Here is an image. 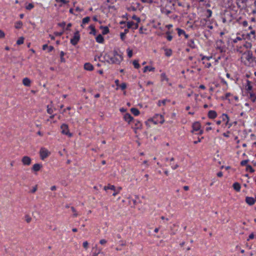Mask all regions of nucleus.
I'll return each mask as SVG.
<instances>
[{
    "instance_id": "nucleus-1",
    "label": "nucleus",
    "mask_w": 256,
    "mask_h": 256,
    "mask_svg": "<svg viewBox=\"0 0 256 256\" xmlns=\"http://www.w3.org/2000/svg\"><path fill=\"white\" fill-rule=\"evenodd\" d=\"M98 58L102 62H106L109 64H120L123 60V56L120 51L114 50L112 52L105 54L104 56L101 54Z\"/></svg>"
},
{
    "instance_id": "nucleus-2",
    "label": "nucleus",
    "mask_w": 256,
    "mask_h": 256,
    "mask_svg": "<svg viewBox=\"0 0 256 256\" xmlns=\"http://www.w3.org/2000/svg\"><path fill=\"white\" fill-rule=\"evenodd\" d=\"M242 62L248 66H254L256 64V58L252 53L249 50L244 52L241 57Z\"/></svg>"
},
{
    "instance_id": "nucleus-3",
    "label": "nucleus",
    "mask_w": 256,
    "mask_h": 256,
    "mask_svg": "<svg viewBox=\"0 0 256 256\" xmlns=\"http://www.w3.org/2000/svg\"><path fill=\"white\" fill-rule=\"evenodd\" d=\"M236 13L232 10H226L222 17V22L224 24H228L236 18Z\"/></svg>"
},
{
    "instance_id": "nucleus-4",
    "label": "nucleus",
    "mask_w": 256,
    "mask_h": 256,
    "mask_svg": "<svg viewBox=\"0 0 256 256\" xmlns=\"http://www.w3.org/2000/svg\"><path fill=\"white\" fill-rule=\"evenodd\" d=\"M148 120L152 122L155 124H162L164 122V119L162 115L160 114H156L152 118L149 120Z\"/></svg>"
},
{
    "instance_id": "nucleus-5",
    "label": "nucleus",
    "mask_w": 256,
    "mask_h": 256,
    "mask_svg": "<svg viewBox=\"0 0 256 256\" xmlns=\"http://www.w3.org/2000/svg\"><path fill=\"white\" fill-rule=\"evenodd\" d=\"M138 23L137 22H134L132 21H128L127 22H121L120 24H126V26L128 28H132L133 30H136L138 27Z\"/></svg>"
},
{
    "instance_id": "nucleus-6",
    "label": "nucleus",
    "mask_w": 256,
    "mask_h": 256,
    "mask_svg": "<svg viewBox=\"0 0 256 256\" xmlns=\"http://www.w3.org/2000/svg\"><path fill=\"white\" fill-rule=\"evenodd\" d=\"M80 40V35L78 31L74 33L73 37L70 39V44L73 46H76Z\"/></svg>"
},
{
    "instance_id": "nucleus-7",
    "label": "nucleus",
    "mask_w": 256,
    "mask_h": 256,
    "mask_svg": "<svg viewBox=\"0 0 256 256\" xmlns=\"http://www.w3.org/2000/svg\"><path fill=\"white\" fill-rule=\"evenodd\" d=\"M50 152L45 148H42L40 151V155L42 160H44L50 154Z\"/></svg>"
},
{
    "instance_id": "nucleus-8",
    "label": "nucleus",
    "mask_w": 256,
    "mask_h": 256,
    "mask_svg": "<svg viewBox=\"0 0 256 256\" xmlns=\"http://www.w3.org/2000/svg\"><path fill=\"white\" fill-rule=\"evenodd\" d=\"M192 132H198L199 134H203V130H200L201 126H200V124L199 122H194L192 124Z\"/></svg>"
},
{
    "instance_id": "nucleus-9",
    "label": "nucleus",
    "mask_w": 256,
    "mask_h": 256,
    "mask_svg": "<svg viewBox=\"0 0 256 256\" xmlns=\"http://www.w3.org/2000/svg\"><path fill=\"white\" fill-rule=\"evenodd\" d=\"M62 133L68 136L69 137L72 136V134L69 132L68 127L66 124H63L60 126Z\"/></svg>"
},
{
    "instance_id": "nucleus-10",
    "label": "nucleus",
    "mask_w": 256,
    "mask_h": 256,
    "mask_svg": "<svg viewBox=\"0 0 256 256\" xmlns=\"http://www.w3.org/2000/svg\"><path fill=\"white\" fill-rule=\"evenodd\" d=\"M245 40L244 36V34L242 35H239L237 36L235 38H232V43L235 44L236 43H238V42H240V43H242V42H244V40Z\"/></svg>"
},
{
    "instance_id": "nucleus-11",
    "label": "nucleus",
    "mask_w": 256,
    "mask_h": 256,
    "mask_svg": "<svg viewBox=\"0 0 256 256\" xmlns=\"http://www.w3.org/2000/svg\"><path fill=\"white\" fill-rule=\"evenodd\" d=\"M245 39H248L250 40H252L256 39V32L255 30H251L250 32L246 34V36H244Z\"/></svg>"
},
{
    "instance_id": "nucleus-12",
    "label": "nucleus",
    "mask_w": 256,
    "mask_h": 256,
    "mask_svg": "<svg viewBox=\"0 0 256 256\" xmlns=\"http://www.w3.org/2000/svg\"><path fill=\"white\" fill-rule=\"evenodd\" d=\"M22 162L23 164L29 166L31 164L32 160L28 156H24L22 159Z\"/></svg>"
},
{
    "instance_id": "nucleus-13",
    "label": "nucleus",
    "mask_w": 256,
    "mask_h": 256,
    "mask_svg": "<svg viewBox=\"0 0 256 256\" xmlns=\"http://www.w3.org/2000/svg\"><path fill=\"white\" fill-rule=\"evenodd\" d=\"M246 202L248 205L252 206L255 203L256 200L252 197L247 196L246 198Z\"/></svg>"
},
{
    "instance_id": "nucleus-14",
    "label": "nucleus",
    "mask_w": 256,
    "mask_h": 256,
    "mask_svg": "<svg viewBox=\"0 0 256 256\" xmlns=\"http://www.w3.org/2000/svg\"><path fill=\"white\" fill-rule=\"evenodd\" d=\"M124 118L125 121H126L129 124L133 120V118L128 113H126L124 115Z\"/></svg>"
},
{
    "instance_id": "nucleus-15",
    "label": "nucleus",
    "mask_w": 256,
    "mask_h": 256,
    "mask_svg": "<svg viewBox=\"0 0 256 256\" xmlns=\"http://www.w3.org/2000/svg\"><path fill=\"white\" fill-rule=\"evenodd\" d=\"M170 102V100L168 99H164L162 100H159L157 102V105L158 106H165L167 102Z\"/></svg>"
},
{
    "instance_id": "nucleus-16",
    "label": "nucleus",
    "mask_w": 256,
    "mask_h": 256,
    "mask_svg": "<svg viewBox=\"0 0 256 256\" xmlns=\"http://www.w3.org/2000/svg\"><path fill=\"white\" fill-rule=\"evenodd\" d=\"M208 116L210 118L214 119L217 116V114L216 111L210 110L208 112Z\"/></svg>"
},
{
    "instance_id": "nucleus-17",
    "label": "nucleus",
    "mask_w": 256,
    "mask_h": 256,
    "mask_svg": "<svg viewBox=\"0 0 256 256\" xmlns=\"http://www.w3.org/2000/svg\"><path fill=\"white\" fill-rule=\"evenodd\" d=\"M95 248L96 249V251L94 253L93 256H98L99 254L103 253L102 252V249L101 248H98L97 245H96V246L93 248V250Z\"/></svg>"
},
{
    "instance_id": "nucleus-18",
    "label": "nucleus",
    "mask_w": 256,
    "mask_h": 256,
    "mask_svg": "<svg viewBox=\"0 0 256 256\" xmlns=\"http://www.w3.org/2000/svg\"><path fill=\"white\" fill-rule=\"evenodd\" d=\"M84 68L87 70H92L94 69L93 66L90 63H86L84 65Z\"/></svg>"
},
{
    "instance_id": "nucleus-19",
    "label": "nucleus",
    "mask_w": 256,
    "mask_h": 256,
    "mask_svg": "<svg viewBox=\"0 0 256 256\" xmlns=\"http://www.w3.org/2000/svg\"><path fill=\"white\" fill-rule=\"evenodd\" d=\"M31 81L30 78H25L22 80V84L24 86H30V85Z\"/></svg>"
},
{
    "instance_id": "nucleus-20",
    "label": "nucleus",
    "mask_w": 256,
    "mask_h": 256,
    "mask_svg": "<svg viewBox=\"0 0 256 256\" xmlns=\"http://www.w3.org/2000/svg\"><path fill=\"white\" fill-rule=\"evenodd\" d=\"M96 42L100 44H102L104 42V38L101 34H98L96 38Z\"/></svg>"
},
{
    "instance_id": "nucleus-21",
    "label": "nucleus",
    "mask_w": 256,
    "mask_h": 256,
    "mask_svg": "<svg viewBox=\"0 0 256 256\" xmlns=\"http://www.w3.org/2000/svg\"><path fill=\"white\" fill-rule=\"evenodd\" d=\"M246 90L249 92H252V87L251 85V84H250V81L249 80H247L246 82Z\"/></svg>"
},
{
    "instance_id": "nucleus-22",
    "label": "nucleus",
    "mask_w": 256,
    "mask_h": 256,
    "mask_svg": "<svg viewBox=\"0 0 256 256\" xmlns=\"http://www.w3.org/2000/svg\"><path fill=\"white\" fill-rule=\"evenodd\" d=\"M155 68L150 66H146L144 68V72H146L147 71L154 72Z\"/></svg>"
},
{
    "instance_id": "nucleus-23",
    "label": "nucleus",
    "mask_w": 256,
    "mask_h": 256,
    "mask_svg": "<svg viewBox=\"0 0 256 256\" xmlns=\"http://www.w3.org/2000/svg\"><path fill=\"white\" fill-rule=\"evenodd\" d=\"M41 167H42L41 164H36L33 166L32 168V170L34 172H38V171L40 170Z\"/></svg>"
},
{
    "instance_id": "nucleus-24",
    "label": "nucleus",
    "mask_w": 256,
    "mask_h": 256,
    "mask_svg": "<svg viewBox=\"0 0 256 256\" xmlns=\"http://www.w3.org/2000/svg\"><path fill=\"white\" fill-rule=\"evenodd\" d=\"M90 20V18L89 16H86L82 20V24H81V26L82 27H84V25L88 24Z\"/></svg>"
},
{
    "instance_id": "nucleus-25",
    "label": "nucleus",
    "mask_w": 256,
    "mask_h": 256,
    "mask_svg": "<svg viewBox=\"0 0 256 256\" xmlns=\"http://www.w3.org/2000/svg\"><path fill=\"white\" fill-rule=\"evenodd\" d=\"M204 15L206 18H210L212 15V12L210 10L208 9L204 12Z\"/></svg>"
},
{
    "instance_id": "nucleus-26",
    "label": "nucleus",
    "mask_w": 256,
    "mask_h": 256,
    "mask_svg": "<svg viewBox=\"0 0 256 256\" xmlns=\"http://www.w3.org/2000/svg\"><path fill=\"white\" fill-rule=\"evenodd\" d=\"M220 118L222 122H226V121H230V118L226 114H222L220 116Z\"/></svg>"
},
{
    "instance_id": "nucleus-27",
    "label": "nucleus",
    "mask_w": 256,
    "mask_h": 256,
    "mask_svg": "<svg viewBox=\"0 0 256 256\" xmlns=\"http://www.w3.org/2000/svg\"><path fill=\"white\" fill-rule=\"evenodd\" d=\"M242 44L246 48L247 50L250 48L252 46L251 42H245L244 40V42H242Z\"/></svg>"
},
{
    "instance_id": "nucleus-28",
    "label": "nucleus",
    "mask_w": 256,
    "mask_h": 256,
    "mask_svg": "<svg viewBox=\"0 0 256 256\" xmlns=\"http://www.w3.org/2000/svg\"><path fill=\"white\" fill-rule=\"evenodd\" d=\"M234 188L237 192H239L240 190V185L238 182H234L233 184Z\"/></svg>"
},
{
    "instance_id": "nucleus-29",
    "label": "nucleus",
    "mask_w": 256,
    "mask_h": 256,
    "mask_svg": "<svg viewBox=\"0 0 256 256\" xmlns=\"http://www.w3.org/2000/svg\"><path fill=\"white\" fill-rule=\"evenodd\" d=\"M130 112L135 116H138L140 114V111L136 108H132L130 109Z\"/></svg>"
},
{
    "instance_id": "nucleus-30",
    "label": "nucleus",
    "mask_w": 256,
    "mask_h": 256,
    "mask_svg": "<svg viewBox=\"0 0 256 256\" xmlns=\"http://www.w3.org/2000/svg\"><path fill=\"white\" fill-rule=\"evenodd\" d=\"M161 12L162 14L166 16H168L171 13V11L170 10H168L164 8H161Z\"/></svg>"
},
{
    "instance_id": "nucleus-31",
    "label": "nucleus",
    "mask_w": 256,
    "mask_h": 256,
    "mask_svg": "<svg viewBox=\"0 0 256 256\" xmlns=\"http://www.w3.org/2000/svg\"><path fill=\"white\" fill-rule=\"evenodd\" d=\"M100 28L102 30V34H106L109 32V29L107 26H101Z\"/></svg>"
},
{
    "instance_id": "nucleus-32",
    "label": "nucleus",
    "mask_w": 256,
    "mask_h": 256,
    "mask_svg": "<svg viewBox=\"0 0 256 256\" xmlns=\"http://www.w3.org/2000/svg\"><path fill=\"white\" fill-rule=\"evenodd\" d=\"M206 30H212L213 28V26L209 22H206V24L204 26Z\"/></svg>"
},
{
    "instance_id": "nucleus-33",
    "label": "nucleus",
    "mask_w": 256,
    "mask_h": 256,
    "mask_svg": "<svg viewBox=\"0 0 256 256\" xmlns=\"http://www.w3.org/2000/svg\"><path fill=\"white\" fill-rule=\"evenodd\" d=\"M250 98L252 102L256 100V95L253 92H249Z\"/></svg>"
},
{
    "instance_id": "nucleus-34",
    "label": "nucleus",
    "mask_w": 256,
    "mask_h": 256,
    "mask_svg": "<svg viewBox=\"0 0 256 256\" xmlns=\"http://www.w3.org/2000/svg\"><path fill=\"white\" fill-rule=\"evenodd\" d=\"M188 45L192 48H194L195 44H194V40H192V39L190 40L188 42Z\"/></svg>"
},
{
    "instance_id": "nucleus-35",
    "label": "nucleus",
    "mask_w": 256,
    "mask_h": 256,
    "mask_svg": "<svg viewBox=\"0 0 256 256\" xmlns=\"http://www.w3.org/2000/svg\"><path fill=\"white\" fill-rule=\"evenodd\" d=\"M104 190H116L115 186L114 185L108 184V186H105L104 188Z\"/></svg>"
},
{
    "instance_id": "nucleus-36",
    "label": "nucleus",
    "mask_w": 256,
    "mask_h": 256,
    "mask_svg": "<svg viewBox=\"0 0 256 256\" xmlns=\"http://www.w3.org/2000/svg\"><path fill=\"white\" fill-rule=\"evenodd\" d=\"M22 22L21 21H18L15 23L14 27L16 29H20L22 27Z\"/></svg>"
},
{
    "instance_id": "nucleus-37",
    "label": "nucleus",
    "mask_w": 256,
    "mask_h": 256,
    "mask_svg": "<svg viewBox=\"0 0 256 256\" xmlns=\"http://www.w3.org/2000/svg\"><path fill=\"white\" fill-rule=\"evenodd\" d=\"M164 52H165V55L166 56L169 57V56H171L172 54V50L171 49L166 48V49H164Z\"/></svg>"
},
{
    "instance_id": "nucleus-38",
    "label": "nucleus",
    "mask_w": 256,
    "mask_h": 256,
    "mask_svg": "<svg viewBox=\"0 0 256 256\" xmlns=\"http://www.w3.org/2000/svg\"><path fill=\"white\" fill-rule=\"evenodd\" d=\"M89 28L91 30V32H90V34L96 35V30L94 26L92 25H90L89 26Z\"/></svg>"
},
{
    "instance_id": "nucleus-39",
    "label": "nucleus",
    "mask_w": 256,
    "mask_h": 256,
    "mask_svg": "<svg viewBox=\"0 0 256 256\" xmlns=\"http://www.w3.org/2000/svg\"><path fill=\"white\" fill-rule=\"evenodd\" d=\"M246 170L248 171L251 173H252L254 172V169L252 168V166L250 165H246Z\"/></svg>"
},
{
    "instance_id": "nucleus-40",
    "label": "nucleus",
    "mask_w": 256,
    "mask_h": 256,
    "mask_svg": "<svg viewBox=\"0 0 256 256\" xmlns=\"http://www.w3.org/2000/svg\"><path fill=\"white\" fill-rule=\"evenodd\" d=\"M176 30L178 32V35L179 36H180L182 35H184V34H185V32L182 29H180V28H177Z\"/></svg>"
},
{
    "instance_id": "nucleus-41",
    "label": "nucleus",
    "mask_w": 256,
    "mask_h": 256,
    "mask_svg": "<svg viewBox=\"0 0 256 256\" xmlns=\"http://www.w3.org/2000/svg\"><path fill=\"white\" fill-rule=\"evenodd\" d=\"M200 56H202V60H206L208 61L212 58V56H203L202 54H200Z\"/></svg>"
},
{
    "instance_id": "nucleus-42",
    "label": "nucleus",
    "mask_w": 256,
    "mask_h": 256,
    "mask_svg": "<svg viewBox=\"0 0 256 256\" xmlns=\"http://www.w3.org/2000/svg\"><path fill=\"white\" fill-rule=\"evenodd\" d=\"M24 42V38L23 37L20 38L16 41V44L18 45L22 44Z\"/></svg>"
},
{
    "instance_id": "nucleus-43",
    "label": "nucleus",
    "mask_w": 256,
    "mask_h": 256,
    "mask_svg": "<svg viewBox=\"0 0 256 256\" xmlns=\"http://www.w3.org/2000/svg\"><path fill=\"white\" fill-rule=\"evenodd\" d=\"M65 54V53L63 51H61L60 52V58L61 62H65V59L64 56Z\"/></svg>"
},
{
    "instance_id": "nucleus-44",
    "label": "nucleus",
    "mask_w": 256,
    "mask_h": 256,
    "mask_svg": "<svg viewBox=\"0 0 256 256\" xmlns=\"http://www.w3.org/2000/svg\"><path fill=\"white\" fill-rule=\"evenodd\" d=\"M166 34H167L166 38L168 41H171L172 39V36L170 34V32H166Z\"/></svg>"
},
{
    "instance_id": "nucleus-45",
    "label": "nucleus",
    "mask_w": 256,
    "mask_h": 256,
    "mask_svg": "<svg viewBox=\"0 0 256 256\" xmlns=\"http://www.w3.org/2000/svg\"><path fill=\"white\" fill-rule=\"evenodd\" d=\"M126 52L128 58H130L132 56V50L130 48H128L126 50Z\"/></svg>"
},
{
    "instance_id": "nucleus-46",
    "label": "nucleus",
    "mask_w": 256,
    "mask_h": 256,
    "mask_svg": "<svg viewBox=\"0 0 256 256\" xmlns=\"http://www.w3.org/2000/svg\"><path fill=\"white\" fill-rule=\"evenodd\" d=\"M132 64H133L134 67L136 68H140V64H139L138 60H134Z\"/></svg>"
},
{
    "instance_id": "nucleus-47",
    "label": "nucleus",
    "mask_w": 256,
    "mask_h": 256,
    "mask_svg": "<svg viewBox=\"0 0 256 256\" xmlns=\"http://www.w3.org/2000/svg\"><path fill=\"white\" fill-rule=\"evenodd\" d=\"M119 88H120L122 90H124L126 88V83L124 82H123L121 84H120V85L119 86Z\"/></svg>"
},
{
    "instance_id": "nucleus-48",
    "label": "nucleus",
    "mask_w": 256,
    "mask_h": 256,
    "mask_svg": "<svg viewBox=\"0 0 256 256\" xmlns=\"http://www.w3.org/2000/svg\"><path fill=\"white\" fill-rule=\"evenodd\" d=\"M248 162V160H243L240 162V165L242 166H246Z\"/></svg>"
},
{
    "instance_id": "nucleus-49",
    "label": "nucleus",
    "mask_w": 256,
    "mask_h": 256,
    "mask_svg": "<svg viewBox=\"0 0 256 256\" xmlns=\"http://www.w3.org/2000/svg\"><path fill=\"white\" fill-rule=\"evenodd\" d=\"M72 212H74L73 216L76 217L78 216V214L76 212V209L74 207L71 208Z\"/></svg>"
},
{
    "instance_id": "nucleus-50",
    "label": "nucleus",
    "mask_w": 256,
    "mask_h": 256,
    "mask_svg": "<svg viewBox=\"0 0 256 256\" xmlns=\"http://www.w3.org/2000/svg\"><path fill=\"white\" fill-rule=\"evenodd\" d=\"M202 64H204L205 67L206 68H210L212 66V64L210 62H203Z\"/></svg>"
},
{
    "instance_id": "nucleus-51",
    "label": "nucleus",
    "mask_w": 256,
    "mask_h": 256,
    "mask_svg": "<svg viewBox=\"0 0 256 256\" xmlns=\"http://www.w3.org/2000/svg\"><path fill=\"white\" fill-rule=\"evenodd\" d=\"M53 112H54L53 109L52 108H50L49 106H47V112H48V113L51 114H52Z\"/></svg>"
},
{
    "instance_id": "nucleus-52",
    "label": "nucleus",
    "mask_w": 256,
    "mask_h": 256,
    "mask_svg": "<svg viewBox=\"0 0 256 256\" xmlns=\"http://www.w3.org/2000/svg\"><path fill=\"white\" fill-rule=\"evenodd\" d=\"M232 96V94H231V93H230V92H227V93H226V94H225V95H224V99H226V100H230L228 99V98H229V97H230V96Z\"/></svg>"
},
{
    "instance_id": "nucleus-53",
    "label": "nucleus",
    "mask_w": 256,
    "mask_h": 256,
    "mask_svg": "<svg viewBox=\"0 0 256 256\" xmlns=\"http://www.w3.org/2000/svg\"><path fill=\"white\" fill-rule=\"evenodd\" d=\"M34 8V5L32 4H29L26 6V9L28 10H30Z\"/></svg>"
},
{
    "instance_id": "nucleus-54",
    "label": "nucleus",
    "mask_w": 256,
    "mask_h": 256,
    "mask_svg": "<svg viewBox=\"0 0 256 256\" xmlns=\"http://www.w3.org/2000/svg\"><path fill=\"white\" fill-rule=\"evenodd\" d=\"M126 34H124L123 32H120V39L124 41L125 40V38H126Z\"/></svg>"
},
{
    "instance_id": "nucleus-55",
    "label": "nucleus",
    "mask_w": 256,
    "mask_h": 256,
    "mask_svg": "<svg viewBox=\"0 0 256 256\" xmlns=\"http://www.w3.org/2000/svg\"><path fill=\"white\" fill-rule=\"evenodd\" d=\"M132 19L136 20L138 22H140V18L136 16V15H134L132 16Z\"/></svg>"
},
{
    "instance_id": "nucleus-56",
    "label": "nucleus",
    "mask_w": 256,
    "mask_h": 256,
    "mask_svg": "<svg viewBox=\"0 0 256 256\" xmlns=\"http://www.w3.org/2000/svg\"><path fill=\"white\" fill-rule=\"evenodd\" d=\"M57 2H61L63 4H66L68 3V1L66 0H56Z\"/></svg>"
},
{
    "instance_id": "nucleus-57",
    "label": "nucleus",
    "mask_w": 256,
    "mask_h": 256,
    "mask_svg": "<svg viewBox=\"0 0 256 256\" xmlns=\"http://www.w3.org/2000/svg\"><path fill=\"white\" fill-rule=\"evenodd\" d=\"M88 243L87 241H85L83 242V246L84 248L87 249L88 248Z\"/></svg>"
},
{
    "instance_id": "nucleus-58",
    "label": "nucleus",
    "mask_w": 256,
    "mask_h": 256,
    "mask_svg": "<svg viewBox=\"0 0 256 256\" xmlns=\"http://www.w3.org/2000/svg\"><path fill=\"white\" fill-rule=\"evenodd\" d=\"M230 133V131H228L226 132L223 133L222 135L224 136L226 138H229V136H229Z\"/></svg>"
},
{
    "instance_id": "nucleus-59",
    "label": "nucleus",
    "mask_w": 256,
    "mask_h": 256,
    "mask_svg": "<svg viewBox=\"0 0 256 256\" xmlns=\"http://www.w3.org/2000/svg\"><path fill=\"white\" fill-rule=\"evenodd\" d=\"M142 2L144 3H151L152 2V0H140Z\"/></svg>"
},
{
    "instance_id": "nucleus-60",
    "label": "nucleus",
    "mask_w": 256,
    "mask_h": 256,
    "mask_svg": "<svg viewBox=\"0 0 256 256\" xmlns=\"http://www.w3.org/2000/svg\"><path fill=\"white\" fill-rule=\"evenodd\" d=\"M100 243L102 245H104V244H105L106 243V240H105L104 239H102V240H100Z\"/></svg>"
},
{
    "instance_id": "nucleus-61",
    "label": "nucleus",
    "mask_w": 256,
    "mask_h": 256,
    "mask_svg": "<svg viewBox=\"0 0 256 256\" xmlns=\"http://www.w3.org/2000/svg\"><path fill=\"white\" fill-rule=\"evenodd\" d=\"M48 52H50L54 50V46H48Z\"/></svg>"
},
{
    "instance_id": "nucleus-62",
    "label": "nucleus",
    "mask_w": 256,
    "mask_h": 256,
    "mask_svg": "<svg viewBox=\"0 0 256 256\" xmlns=\"http://www.w3.org/2000/svg\"><path fill=\"white\" fill-rule=\"evenodd\" d=\"M26 220L27 222H30L31 221V218L29 216H26Z\"/></svg>"
},
{
    "instance_id": "nucleus-63",
    "label": "nucleus",
    "mask_w": 256,
    "mask_h": 256,
    "mask_svg": "<svg viewBox=\"0 0 256 256\" xmlns=\"http://www.w3.org/2000/svg\"><path fill=\"white\" fill-rule=\"evenodd\" d=\"M171 167H172V169L176 170V168H177L178 167V166L177 164H172Z\"/></svg>"
},
{
    "instance_id": "nucleus-64",
    "label": "nucleus",
    "mask_w": 256,
    "mask_h": 256,
    "mask_svg": "<svg viewBox=\"0 0 256 256\" xmlns=\"http://www.w3.org/2000/svg\"><path fill=\"white\" fill-rule=\"evenodd\" d=\"M36 190H37V187H36V186L32 188V190H30V192L32 193H34L36 192Z\"/></svg>"
}]
</instances>
